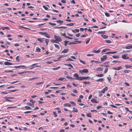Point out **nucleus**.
Segmentation results:
<instances>
[{"instance_id": "obj_44", "label": "nucleus", "mask_w": 132, "mask_h": 132, "mask_svg": "<svg viewBox=\"0 0 132 132\" xmlns=\"http://www.w3.org/2000/svg\"><path fill=\"white\" fill-rule=\"evenodd\" d=\"M112 57L114 58V59H116V58H117V59H118L119 58V57L118 56H116V55H113L112 56Z\"/></svg>"}, {"instance_id": "obj_52", "label": "nucleus", "mask_w": 132, "mask_h": 132, "mask_svg": "<svg viewBox=\"0 0 132 132\" xmlns=\"http://www.w3.org/2000/svg\"><path fill=\"white\" fill-rule=\"evenodd\" d=\"M68 42H69L68 41H66V40H65L64 41V44H65V46H66L67 45V44Z\"/></svg>"}, {"instance_id": "obj_41", "label": "nucleus", "mask_w": 132, "mask_h": 132, "mask_svg": "<svg viewBox=\"0 0 132 132\" xmlns=\"http://www.w3.org/2000/svg\"><path fill=\"white\" fill-rule=\"evenodd\" d=\"M72 90L73 92L76 94H77L78 93V91L76 89H73Z\"/></svg>"}, {"instance_id": "obj_49", "label": "nucleus", "mask_w": 132, "mask_h": 132, "mask_svg": "<svg viewBox=\"0 0 132 132\" xmlns=\"http://www.w3.org/2000/svg\"><path fill=\"white\" fill-rule=\"evenodd\" d=\"M73 111L76 112H77L78 111V110L77 109H75L74 108H73Z\"/></svg>"}, {"instance_id": "obj_2", "label": "nucleus", "mask_w": 132, "mask_h": 132, "mask_svg": "<svg viewBox=\"0 0 132 132\" xmlns=\"http://www.w3.org/2000/svg\"><path fill=\"white\" fill-rule=\"evenodd\" d=\"M54 37L56 40V41L59 42H61L62 40V39L61 37L56 36L55 35H54Z\"/></svg>"}, {"instance_id": "obj_57", "label": "nucleus", "mask_w": 132, "mask_h": 132, "mask_svg": "<svg viewBox=\"0 0 132 132\" xmlns=\"http://www.w3.org/2000/svg\"><path fill=\"white\" fill-rule=\"evenodd\" d=\"M108 69H107V68L105 69L104 70V73H106V72H107V71H108Z\"/></svg>"}, {"instance_id": "obj_15", "label": "nucleus", "mask_w": 132, "mask_h": 132, "mask_svg": "<svg viewBox=\"0 0 132 132\" xmlns=\"http://www.w3.org/2000/svg\"><path fill=\"white\" fill-rule=\"evenodd\" d=\"M110 50V49H109L106 48V49H104L102 50V53H103V52H106V51H109Z\"/></svg>"}, {"instance_id": "obj_11", "label": "nucleus", "mask_w": 132, "mask_h": 132, "mask_svg": "<svg viewBox=\"0 0 132 132\" xmlns=\"http://www.w3.org/2000/svg\"><path fill=\"white\" fill-rule=\"evenodd\" d=\"M4 64L5 65H10L12 64L11 63L8 62H5L4 63Z\"/></svg>"}, {"instance_id": "obj_16", "label": "nucleus", "mask_w": 132, "mask_h": 132, "mask_svg": "<svg viewBox=\"0 0 132 132\" xmlns=\"http://www.w3.org/2000/svg\"><path fill=\"white\" fill-rule=\"evenodd\" d=\"M125 48L127 49H129L130 48H132V45H130L128 46H126L125 47Z\"/></svg>"}, {"instance_id": "obj_39", "label": "nucleus", "mask_w": 132, "mask_h": 132, "mask_svg": "<svg viewBox=\"0 0 132 132\" xmlns=\"http://www.w3.org/2000/svg\"><path fill=\"white\" fill-rule=\"evenodd\" d=\"M60 68V67H59L56 68H53V69L54 70H57L59 69Z\"/></svg>"}, {"instance_id": "obj_25", "label": "nucleus", "mask_w": 132, "mask_h": 132, "mask_svg": "<svg viewBox=\"0 0 132 132\" xmlns=\"http://www.w3.org/2000/svg\"><path fill=\"white\" fill-rule=\"evenodd\" d=\"M30 72V71H27L26 72H19V73H18V74H23L25 73H28V72Z\"/></svg>"}, {"instance_id": "obj_40", "label": "nucleus", "mask_w": 132, "mask_h": 132, "mask_svg": "<svg viewBox=\"0 0 132 132\" xmlns=\"http://www.w3.org/2000/svg\"><path fill=\"white\" fill-rule=\"evenodd\" d=\"M109 77H107V79L110 82L111 81V78L110 77V75H109Z\"/></svg>"}, {"instance_id": "obj_34", "label": "nucleus", "mask_w": 132, "mask_h": 132, "mask_svg": "<svg viewBox=\"0 0 132 132\" xmlns=\"http://www.w3.org/2000/svg\"><path fill=\"white\" fill-rule=\"evenodd\" d=\"M105 41L106 43H111V41L109 40H106Z\"/></svg>"}, {"instance_id": "obj_17", "label": "nucleus", "mask_w": 132, "mask_h": 132, "mask_svg": "<svg viewBox=\"0 0 132 132\" xmlns=\"http://www.w3.org/2000/svg\"><path fill=\"white\" fill-rule=\"evenodd\" d=\"M104 79L103 78H100L99 79H97L96 80V81H97L99 82V81H102L104 80Z\"/></svg>"}, {"instance_id": "obj_6", "label": "nucleus", "mask_w": 132, "mask_h": 132, "mask_svg": "<svg viewBox=\"0 0 132 132\" xmlns=\"http://www.w3.org/2000/svg\"><path fill=\"white\" fill-rule=\"evenodd\" d=\"M107 58V56L106 55H104L101 58V60L102 61H105V59Z\"/></svg>"}, {"instance_id": "obj_22", "label": "nucleus", "mask_w": 132, "mask_h": 132, "mask_svg": "<svg viewBox=\"0 0 132 132\" xmlns=\"http://www.w3.org/2000/svg\"><path fill=\"white\" fill-rule=\"evenodd\" d=\"M105 31H99L97 33L98 34H105Z\"/></svg>"}, {"instance_id": "obj_35", "label": "nucleus", "mask_w": 132, "mask_h": 132, "mask_svg": "<svg viewBox=\"0 0 132 132\" xmlns=\"http://www.w3.org/2000/svg\"><path fill=\"white\" fill-rule=\"evenodd\" d=\"M76 79L78 80H82V77H78V78H76Z\"/></svg>"}, {"instance_id": "obj_9", "label": "nucleus", "mask_w": 132, "mask_h": 132, "mask_svg": "<svg viewBox=\"0 0 132 132\" xmlns=\"http://www.w3.org/2000/svg\"><path fill=\"white\" fill-rule=\"evenodd\" d=\"M103 68H101V67H99L98 68H96L95 70L97 71H101L103 70Z\"/></svg>"}, {"instance_id": "obj_58", "label": "nucleus", "mask_w": 132, "mask_h": 132, "mask_svg": "<svg viewBox=\"0 0 132 132\" xmlns=\"http://www.w3.org/2000/svg\"><path fill=\"white\" fill-rule=\"evenodd\" d=\"M72 84L74 87H77L78 86V85L76 84H75L73 82L72 83Z\"/></svg>"}, {"instance_id": "obj_13", "label": "nucleus", "mask_w": 132, "mask_h": 132, "mask_svg": "<svg viewBox=\"0 0 132 132\" xmlns=\"http://www.w3.org/2000/svg\"><path fill=\"white\" fill-rule=\"evenodd\" d=\"M21 67H26V66L25 65H20L19 66H15L14 67L15 68H18Z\"/></svg>"}, {"instance_id": "obj_51", "label": "nucleus", "mask_w": 132, "mask_h": 132, "mask_svg": "<svg viewBox=\"0 0 132 132\" xmlns=\"http://www.w3.org/2000/svg\"><path fill=\"white\" fill-rule=\"evenodd\" d=\"M66 78L68 79H74L73 78H72L70 76H67L66 77Z\"/></svg>"}, {"instance_id": "obj_19", "label": "nucleus", "mask_w": 132, "mask_h": 132, "mask_svg": "<svg viewBox=\"0 0 132 132\" xmlns=\"http://www.w3.org/2000/svg\"><path fill=\"white\" fill-rule=\"evenodd\" d=\"M101 36L105 39H107L108 37V36L105 35H101Z\"/></svg>"}, {"instance_id": "obj_63", "label": "nucleus", "mask_w": 132, "mask_h": 132, "mask_svg": "<svg viewBox=\"0 0 132 132\" xmlns=\"http://www.w3.org/2000/svg\"><path fill=\"white\" fill-rule=\"evenodd\" d=\"M61 35L63 36L64 37L66 38H67V37H68V36H66V34L65 33L62 34H61Z\"/></svg>"}, {"instance_id": "obj_55", "label": "nucleus", "mask_w": 132, "mask_h": 132, "mask_svg": "<svg viewBox=\"0 0 132 132\" xmlns=\"http://www.w3.org/2000/svg\"><path fill=\"white\" fill-rule=\"evenodd\" d=\"M56 22L59 23H61L62 22H63V21L60 20H57L56 21Z\"/></svg>"}, {"instance_id": "obj_4", "label": "nucleus", "mask_w": 132, "mask_h": 132, "mask_svg": "<svg viewBox=\"0 0 132 132\" xmlns=\"http://www.w3.org/2000/svg\"><path fill=\"white\" fill-rule=\"evenodd\" d=\"M112 68L113 69L115 70H119L122 69L123 68L121 66H119L117 67H113Z\"/></svg>"}, {"instance_id": "obj_28", "label": "nucleus", "mask_w": 132, "mask_h": 132, "mask_svg": "<svg viewBox=\"0 0 132 132\" xmlns=\"http://www.w3.org/2000/svg\"><path fill=\"white\" fill-rule=\"evenodd\" d=\"M41 49L40 48L38 47H37L36 48V50L38 52H40V51Z\"/></svg>"}, {"instance_id": "obj_56", "label": "nucleus", "mask_w": 132, "mask_h": 132, "mask_svg": "<svg viewBox=\"0 0 132 132\" xmlns=\"http://www.w3.org/2000/svg\"><path fill=\"white\" fill-rule=\"evenodd\" d=\"M83 83L85 84H90V83L89 82H87L85 81H84L83 82Z\"/></svg>"}, {"instance_id": "obj_30", "label": "nucleus", "mask_w": 132, "mask_h": 132, "mask_svg": "<svg viewBox=\"0 0 132 132\" xmlns=\"http://www.w3.org/2000/svg\"><path fill=\"white\" fill-rule=\"evenodd\" d=\"M56 28L57 29H60V28H63L65 29L67 28V27L62 26V27H56Z\"/></svg>"}, {"instance_id": "obj_36", "label": "nucleus", "mask_w": 132, "mask_h": 132, "mask_svg": "<svg viewBox=\"0 0 132 132\" xmlns=\"http://www.w3.org/2000/svg\"><path fill=\"white\" fill-rule=\"evenodd\" d=\"M54 45L55 47L57 48L58 49H59V47L58 45L56 44H54Z\"/></svg>"}, {"instance_id": "obj_61", "label": "nucleus", "mask_w": 132, "mask_h": 132, "mask_svg": "<svg viewBox=\"0 0 132 132\" xmlns=\"http://www.w3.org/2000/svg\"><path fill=\"white\" fill-rule=\"evenodd\" d=\"M53 114H54V116L55 117H57V115L56 114V113L55 112H53Z\"/></svg>"}, {"instance_id": "obj_7", "label": "nucleus", "mask_w": 132, "mask_h": 132, "mask_svg": "<svg viewBox=\"0 0 132 132\" xmlns=\"http://www.w3.org/2000/svg\"><path fill=\"white\" fill-rule=\"evenodd\" d=\"M108 88L107 87H105L101 91L103 93H104L106 91H107L108 90Z\"/></svg>"}, {"instance_id": "obj_31", "label": "nucleus", "mask_w": 132, "mask_h": 132, "mask_svg": "<svg viewBox=\"0 0 132 132\" xmlns=\"http://www.w3.org/2000/svg\"><path fill=\"white\" fill-rule=\"evenodd\" d=\"M99 94H98V96L99 97H101L102 96V92L101 91H99L98 92Z\"/></svg>"}, {"instance_id": "obj_33", "label": "nucleus", "mask_w": 132, "mask_h": 132, "mask_svg": "<svg viewBox=\"0 0 132 132\" xmlns=\"http://www.w3.org/2000/svg\"><path fill=\"white\" fill-rule=\"evenodd\" d=\"M90 62L92 63L93 62H95V63L96 64H98L99 63V62L97 61H95L93 60L91 61Z\"/></svg>"}, {"instance_id": "obj_8", "label": "nucleus", "mask_w": 132, "mask_h": 132, "mask_svg": "<svg viewBox=\"0 0 132 132\" xmlns=\"http://www.w3.org/2000/svg\"><path fill=\"white\" fill-rule=\"evenodd\" d=\"M100 50L98 49V50H96L94 49L93 50V52L96 53H98L100 52Z\"/></svg>"}, {"instance_id": "obj_24", "label": "nucleus", "mask_w": 132, "mask_h": 132, "mask_svg": "<svg viewBox=\"0 0 132 132\" xmlns=\"http://www.w3.org/2000/svg\"><path fill=\"white\" fill-rule=\"evenodd\" d=\"M132 67L129 64H126L125 65V67L126 68H130Z\"/></svg>"}, {"instance_id": "obj_12", "label": "nucleus", "mask_w": 132, "mask_h": 132, "mask_svg": "<svg viewBox=\"0 0 132 132\" xmlns=\"http://www.w3.org/2000/svg\"><path fill=\"white\" fill-rule=\"evenodd\" d=\"M69 51V49H65L62 52V53H65L68 52Z\"/></svg>"}, {"instance_id": "obj_38", "label": "nucleus", "mask_w": 132, "mask_h": 132, "mask_svg": "<svg viewBox=\"0 0 132 132\" xmlns=\"http://www.w3.org/2000/svg\"><path fill=\"white\" fill-rule=\"evenodd\" d=\"M105 15L107 17H109L110 16L109 14L108 13L105 12Z\"/></svg>"}, {"instance_id": "obj_53", "label": "nucleus", "mask_w": 132, "mask_h": 132, "mask_svg": "<svg viewBox=\"0 0 132 132\" xmlns=\"http://www.w3.org/2000/svg\"><path fill=\"white\" fill-rule=\"evenodd\" d=\"M5 98H9L10 99H13L14 98V97H6Z\"/></svg>"}, {"instance_id": "obj_3", "label": "nucleus", "mask_w": 132, "mask_h": 132, "mask_svg": "<svg viewBox=\"0 0 132 132\" xmlns=\"http://www.w3.org/2000/svg\"><path fill=\"white\" fill-rule=\"evenodd\" d=\"M79 72L81 73L82 74H83V73H87L88 72V71L87 69H84L82 70H80Z\"/></svg>"}, {"instance_id": "obj_47", "label": "nucleus", "mask_w": 132, "mask_h": 132, "mask_svg": "<svg viewBox=\"0 0 132 132\" xmlns=\"http://www.w3.org/2000/svg\"><path fill=\"white\" fill-rule=\"evenodd\" d=\"M130 71V70H125L123 72L125 73H128Z\"/></svg>"}, {"instance_id": "obj_21", "label": "nucleus", "mask_w": 132, "mask_h": 132, "mask_svg": "<svg viewBox=\"0 0 132 132\" xmlns=\"http://www.w3.org/2000/svg\"><path fill=\"white\" fill-rule=\"evenodd\" d=\"M65 65H67L68 66L70 67L71 68H73V67L72 66V65L70 64H64Z\"/></svg>"}, {"instance_id": "obj_48", "label": "nucleus", "mask_w": 132, "mask_h": 132, "mask_svg": "<svg viewBox=\"0 0 132 132\" xmlns=\"http://www.w3.org/2000/svg\"><path fill=\"white\" fill-rule=\"evenodd\" d=\"M25 108L27 110H29L31 108L30 107L28 106H25Z\"/></svg>"}, {"instance_id": "obj_64", "label": "nucleus", "mask_w": 132, "mask_h": 132, "mask_svg": "<svg viewBox=\"0 0 132 132\" xmlns=\"http://www.w3.org/2000/svg\"><path fill=\"white\" fill-rule=\"evenodd\" d=\"M80 35H81L80 34V33H79L78 34H77L76 35V36L78 37H79Z\"/></svg>"}, {"instance_id": "obj_29", "label": "nucleus", "mask_w": 132, "mask_h": 132, "mask_svg": "<svg viewBox=\"0 0 132 132\" xmlns=\"http://www.w3.org/2000/svg\"><path fill=\"white\" fill-rule=\"evenodd\" d=\"M74 24L75 23H71L69 24H66V25L67 26H73Z\"/></svg>"}, {"instance_id": "obj_59", "label": "nucleus", "mask_w": 132, "mask_h": 132, "mask_svg": "<svg viewBox=\"0 0 132 132\" xmlns=\"http://www.w3.org/2000/svg\"><path fill=\"white\" fill-rule=\"evenodd\" d=\"M125 109L127 111H128L129 112H130V111L128 108L126 107L125 108Z\"/></svg>"}, {"instance_id": "obj_46", "label": "nucleus", "mask_w": 132, "mask_h": 132, "mask_svg": "<svg viewBox=\"0 0 132 132\" xmlns=\"http://www.w3.org/2000/svg\"><path fill=\"white\" fill-rule=\"evenodd\" d=\"M19 56H17L16 57V60L17 62H18L20 61V60L19 59Z\"/></svg>"}, {"instance_id": "obj_26", "label": "nucleus", "mask_w": 132, "mask_h": 132, "mask_svg": "<svg viewBox=\"0 0 132 132\" xmlns=\"http://www.w3.org/2000/svg\"><path fill=\"white\" fill-rule=\"evenodd\" d=\"M79 61L80 62L84 64H86V62L85 61H83L81 59L79 60Z\"/></svg>"}, {"instance_id": "obj_5", "label": "nucleus", "mask_w": 132, "mask_h": 132, "mask_svg": "<svg viewBox=\"0 0 132 132\" xmlns=\"http://www.w3.org/2000/svg\"><path fill=\"white\" fill-rule=\"evenodd\" d=\"M122 58L124 59H128L129 58L127 56V55H126L123 54L122 55Z\"/></svg>"}, {"instance_id": "obj_10", "label": "nucleus", "mask_w": 132, "mask_h": 132, "mask_svg": "<svg viewBox=\"0 0 132 132\" xmlns=\"http://www.w3.org/2000/svg\"><path fill=\"white\" fill-rule=\"evenodd\" d=\"M91 101L92 102L94 103H97L98 102V101H97L94 98L92 99L91 100Z\"/></svg>"}, {"instance_id": "obj_32", "label": "nucleus", "mask_w": 132, "mask_h": 132, "mask_svg": "<svg viewBox=\"0 0 132 132\" xmlns=\"http://www.w3.org/2000/svg\"><path fill=\"white\" fill-rule=\"evenodd\" d=\"M90 38H88V39H87V41H86V44H88V43L89 42V41H90Z\"/></svg>"}, {"instance_id": "obj_14", "label": "nucleus", "mask_w": 132, "mask_h": 132, "mask_svg": "<svg viewBox=\"0 0 132 132\" xmlns=\"http://www.w3.org/2000/svg\"><path fill=\"white\" fill-rule=\"evenodd\" d=\"M44 38H37V40L38 41H39L41 43H42L44 41Z\"/></svg>"}, {"instance_id": "obj_43", "label": "nucleus", "mask_w": 132, "mask_h": 132, "mask_svg": "<svg viewBox=\"0 0 132 132\" xmlns=\"http://www.w3.org/2000/svg\"><path fill=\"white\" fill-rule=\"evenodd\" d=\"M49 23L50 24L53 25V26H55L56 25V24L55 23H51V22H49Z\"/></svg>"}, {"instance_id": "obj_18", "label": "nucleus", "mask_w": 132, "mask_h": 132, "mask_svg": "<svg viewBox=\"0 0 132 132\" xmlns=\"http://www.w3.org/2000/svg\"><path fill=\"white\" fill-rule=\"evenodd\" d=\"M96 76L98 77H102L104 76L103 74H98L96 75Z\"/></svg>"}, {"instance_id": "obj_20", "label": "nucleus", "mask_w": 132, "mask_h": 132, "mask_svg": "<svg viewBox=\"0 0 132 132\" xmlns=\"http://www.w3.org/2000/svg\"><path fill=\"white\" fill-rule=\"evenodd\" d=\"M64 106H65L71 107V105L69 104L66 103L64 104Z\"/></svg>"}, {"instance_id": "obj_50", "label": "nucleus", "mask_w": 132, "mask_h": 132, "mask_svg": "<svg viewBox=\"0 0 132 132\" xmlns=\"http://www.w3.org/2000/svg\"><path fill=\"white\" fill-rule=\"evenodd\" d=\"M66 61H73V60L71 58H68L67 59L65 60Z\"/></svg>"}, {"instance_id": "obj_23", "label": "nucleus", "mask_w": 132, "mask_h": 132, "mask_svg": "<svg viewBox=\"0 0 132 132\" xmlns=\"http://www.w3.org/2000/svg\"><path fill=\"white\" fill-rule=\"evenodd\" d=\"M45 43H46L47 45L48 43V42H49V40L48 39H46L45 40Z\"/></svg>"}, {"instance_id": "obj_37", "label": "nucleus", "mask_w": 132, "mask_h": 132, "mask_svg": "<svg viewBox=\"0 0 132 132\" xmlns=\"http://www.w3.org/2000/svg\"><path fill=\"white\" fill-rule=\"evenodd\" d=\"M51 42L52 43H57L56 41V40L52 39L51 40Z\"/></svg>"}, {"instance_id": "obj_45", "label": "nucleus", "mask_w": 132, "mask_h": 132, "mask_svg": "<svg viewBox=\"0 0 132 132\" xmlns=\"http://www.w3.org/2000/svg\"><path fill=\"white\" fill-rule=\"evenodd\" d=\"M38 77H34L30 79L29 80H34L35 79H38Z\"/></svg>"}, {"instance_id": "obj_62", "label": "nucleus", "mask_w": 132, "mask_h": 132, "mask_svg": "<svg viewBox=\"0 0 132 132\" xmlns=\"http://www.w3.org/2000/svg\"><path fill=\"white\" fill-rule=\"evenodd\" d=\"M110 106L114 108H117V106H115L114 105H110Z\"/></svg>"}, {"instance_id": "obj_1", "label": "nucleus", "mask_w": 132, "mask_h": 132, "mask_svg": "<svg viewBox=\"0 0 132 132\" xmlns=\"http://www.w3.org/2000/svg\"><path fill=\"white\" fill-rule=\"evenodd\" d=\"M39 34L42 35H44L45 37L48 38H50V35L47 34L46 32H40Z\"/></svg>"}, {"instance_id": "obj_54", "label": "nucleus", "mask_w": 132, "mask_h": 132, "mask_svg": "<svg viewBox=\"0 0 132 132\" xmlns=\"http://www.w3.org/2000/svg\"><path fill=\"white\" fill-rule=\"evenodd\" d=\"M17 90V89L12 90H10L9 91V92H15Z\"/></svg>"}, {"instance_id": "obj_42", "label": "nucleus", "mask_w": 132, "mask_h": 132, "mask_svg": "<svg viewBox=\"0 0 132 132\" xmlns=\"http://www.w3.org/2000/svg\"><path fill=\"white\" fill-rule=\"evenodd\" d=\"M74 76L77 78H78L79 77V75L76 73H75L74 74Z\"/></svg>"}, {"instance_id": "obj_60", "label": "nucleus", "mask_w": 132, "mask_h": 132, "mask_svg": "<svg viewBox=\"0 0 132 132\" xmlns=\"http://www.w3.org/2000/svg\"><path fill=\"white\" fill-rule=\"evenodd\" d=\"M43 7L46 10H48V8L47 7L45 6L44 5H43Z\"/></svg>"}, {"instance_id": "obj_27", "label": "nucleus", "mask_w": 132, "mask_h": 132, "mask_svg": "<svg viewBox=\"0 0 132 132\" xmlns=\"http://www.w3.org/2000/svg\"><path fill=\"white\" fill-rule=\"evenodd\" d=\"M1 94H6L9 93V92H7L6 91L4 92H1Z\"/></svg>"}]
</instances>
